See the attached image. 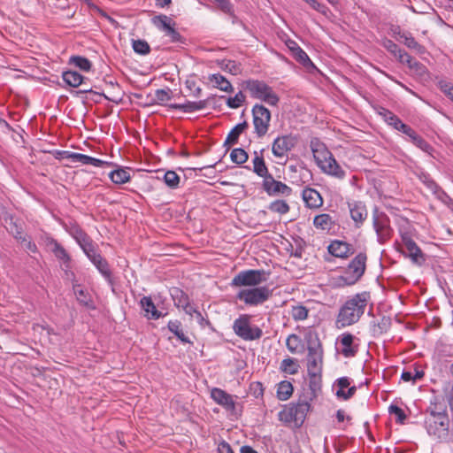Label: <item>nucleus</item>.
Returning <instances> with one entry per match:
<instances>
[{
  "label": "nucleus",
  "mask_w": 453,
  "mask_h": 453,
  "mask_svg": "<svg viewBox=\"0 0 453 453\" xmlns=\"http://www.w3.org/2000/svg\"><path fill=\"white\" fill-rule=\"evenodd\" d=\"M370 294L368 292L357 293L349 297L341 306L335 320V326L342 329L357 323L364 315Z\"/></svg>",
  "instance_id": "f257e3e1"
},
{
  "label": "nucleus",
  "mask_w": 453,
  "mask_h": 453,
  "mask_svg": "<svg viewBox=\"0 0 453 453\" xmlns=\"http://www.w3.org/2000/svg\"><path fill=\"white\" fill-rule=\"evenodd\" d=\"M425 427L427 434L434 439H446L449 435V419L446 409L437 404H431L426 410Z\"/></svg>",
  "instance_id": "f03ea898"
},
{
  "label": "nucleus",
  "mask_w": 453,
  "mask_h": 453,
  "mask_svg": "<svg viewBox=\"0 0 453 453\" xmlns=\"http://www.w3.org/2000/svg\"><path fill=\"white\" fill-rule=\"evenodd\" d=\"M366 261V254L358 253L344 269L342 274L336 278V285L342 288L356 284L365 272Z\"/></svg>",
  "instance_id": "7ed1b4c3"
},
{
  "label": "nucleus",
  "mask_w": 453,
  "mask_h": 453,
  "mask_svg": "<svg viewBox=\"0 0 453 453\" xmlns=\"http://www.w3.org/2000/svg\"><path fill=\"white\" fill-rule=\"evenodd\" d=\"M250 96L261 100L270 105L275 106L280 101V97L273 91V88L267 85L264 81L248 80L242 84Z\"/></svg>",
  "instance_id": "20e7f679"
},
{
  "label": "nucleus",
  "mask_w": 453,
  "mask_h": 453,
  "mask_svg": "<svg viewBox=\"0 0 453 453\" xmlns=\"http://www.w3.org/2000/svg\"><path fill=\"white\" fill-rule=\"evenodd\" d=\"M297 144V138L293 134L278 135L272 142V152L279 165H286L289 152Z\"/></svg>",
  "instance_id": "39448f33"
},
{
  "label": "nucleus",
  "mask_w": 453,
  "mask_h": 453,
  "mask_svg": "<svg viewBox=\"0 0 453 453\" xmlns=\"http://www.w3.org/2000/svg\"><path fill=\"white\" fill-rule=\"evenodd\" d=\"M250 315L242 314L233 324V330L236 335L244 341L258 340L263 335V331L257 326L250 322Z\"/></svg>",
  "instance_id": "423d86ee"
},
{
  "label": "nucleus",
  "mask_w": 453,
  "mask_h": 453,
  "mask_svg": "<svg viewBox=\"0 0 453 453\" xmlns=\"http://www.w3.org/2000/svg\"><path fill=\"white\" fill-rule=\"evenodd\" d=\"M267 280L264 270H245L238 273L232 280V287H256Z\"/></svg>",
  "instance_id": "0eeeda50"
},
{
  "label": "nucleus",
  "mask_w": 453,
  "mask_h": 453,
  "mask_svg": "<svg viewBox=\"0 0 453 453\" xmlns=\"http://www.w3.org/2000/svg\"><path fill=\"white\" fill-rule=\"evenodd\" d=\"M272 296V291L267 287H257L242 289L236 297L248 305L257 306L265 303Z\"/></svg>",
  "instance_id": "6e6552de"
},
{
  "label": "nucleus",
  "mask_w": 453,
  "mask_h": 453,
  "mask_svg": "<svg viewBox=\"0 0 453 453\" xmlns=\"http://www.w3.org/2000/svg\"><path fill=\"white\" fill-rule=\"evenodd\" d=\"M253 125L255 133L258 137H263L268 132L271 112L262 104H255L252 108Z\"/></svg>",
  "instance_id": "1a4fd4ad"
},
{
  "label": "nucleus",
  "mask_w": 453,
  "mask_h": 453,
  "mask_svg": "<svg viewBox=\"0 0 453 453\" xmlns=\"http://www.w3.org/2000/svg\"><path fill=\"white\" fill-rule=\"evenodd\" d=\"M48 247L59 261L62 269L65 271L67 280H74L75 275L71 269V257L66 250L56 240L50 238L48 241Z\"/></svg>",
  "instance_id": "9d476101"
},
{
  "label": "nucleus",
  "mask_w": 453,
  "mask_h": 453,
  "mask_svg": "<svg viewBox=\"0 0 453 453\" xmlns=\"http://www.w3.org/2000/svg\"><path fill=\"white\" fill-rule=\"evenodd\" d=\"M372 223L380 243H384L391 238L393 229L390 226V220L385 213L376 210L372 215Z\"/></svg>",
  "instance_id": "9b49d317"
},
{
  "label": "nucleus",
  "mask_w": 453,
  "mask_h": 453,
  "mask_svg": "<svg viewBox=\"0 0 453 453\" xmlns=\"http://www.w3.org/2000/svg\"><path fill=\"white\" fill-rule=\"evenodd\" d=\"M308 373L311 377L319 375L322 369V349L319 342L308 346Z\"/></svg>",
  "instance_id": "f8f14e48"
},
{
  "label": "nucleus",
  "mask_w": 453,
  "mask_h": 453,
  "mask_svg": "<svg viewBox=\"0 0 453 453\" xmlns=\"http://www.w3.org/2000/svg\"><path fill=\"white\" fill-rule=\"evenodd\" d=\"M262 187L270 196H289L292 194V188L290 187L280 180H276L272 174L263 180Z\"/></svg>",
  "instance_id": "ddd939ff"
},
{
  "label": "nucleus",
  "mask_w": 453,
  "mask_h": 453,
  "mask_svg": "<svg viewBox=\"0 0 453 453\" xmlns=\"http://www.w3.org/2000/svg\"><path fill=\"white\" fill-rule=\"evenodd\" d=\"M401 237L402 242L406 249V251L403 252L405 256L410 257L412 263L418 265H422L426 259L422 250L419 249L417 243L412 240L408 233L402 234Z\"/></svg>",
  "instance_id": "4468645a"
},
{
  "label": "nucleus",
  "mask_w": 453,
  "mask_h": 453,
  "mask_svg": "<svg viewBox=\"0 0 453 453\" xmlns=\"http://www.w3.org/2000/svg\"><path fill=\"white\" fill-rule=\"evenodd\" d=\"M211 398L219 405L227 411H234L235 409V402L233 395L226 393L225 390L214 388L211 391Z\"/></svg>",
  "instance_id": "2eb2a0df"
},
{
  "label": "nucleus",
  "mask_w": 453,
  "mask_h": 453,
  "mask_svg": "<svg viewBox=\"0 0 453 453\" xmlns=\"http://www.w3.org/2000/svg\"><path fill=\"white\" fill-rule=\"evenodd\" d=\"M311 149L318 166L326 163V160L333 156L326 146L317 139L311 142Z\"/></svg>",
  "instance_id": "dca6fc26"
},
{
  "label": "nucleus",
  "mask_w": 453,
  "mask_h": 453,
  "mask_svg": "<svg viewBox=\"0 0 453 453\" xmlns=\"http://www.w3.org/2000/svg\"><path fill=\"white\" fill-rule=\"evenodd\" d=\"M355 336L350 333H343L339 336L342 345L341 352L345 357H352L357 352V345L354 344Z\"/></svg>",
  "instance_id": "f3484780"
},
{
  "label": "nucleus",
  "mask_w": 453,
  "mask_h": 453,
  "mask_svg": "<svg viewBox=\"0 0 453 453\" xmlns=\"http://www.w3.org/2000/svg\"><path fill=\"white\" fill-rule=\"evenodd\" d=\"M400 62L406 64L412 73L418 77L423 78L427 74L426 67L408 53H402L400 55Z\"/></svg>",
  "instance_id": "a211bd4d"
},
{
  "label": "nucleus",
  "mask_w": 453,
  "mask_h": 453,
  "mask_svg": "<svg viewBox=\"0 0 453 453\" xmlns=\"http://www.w3.org/2000/svg\"><path fill=\"white\" fill-rule=\"evenodd\" d=\"M328 252L336 257H348L354 253L352 246L345 242L333 241L328 246Z\"/></svg>",
  "instance_id": "6ab92c4d"
},
{
  "label": "nucleus",
  "mask_w": 453,
  "mask_h": 453,
  "mask_svg": "<svg viewBox=\"0 0 453 453\" xmlns=\"http://www.w3.org/2000/svg\"><path fill=\"white\" fill-rule=\"evenodd\" d=\"M319 167L324 173L334 176L340 180L343 179L346 175L345 171L337 163L334 156H331L326 160V163L322 164Z\"/></svg>",
  "instance_id": "aec40b11"
},
{
  "label": "nucleus",
  "mask_w": 453,
  "mask_h": 453,
  "mask_svg": "<svg viewBox=\"0 0 453 453\" xmlns=\"http://www.w3.org/2000/svg\"><path fill=\"white\" fill-rule=\"evenodd\" d=\"M400 132L406 134L410 141L423 151L428 152L431 146L420 135H418L410 126H400Z\"/></svg>",
  "instance_id": "412c9836"
},
{
  "label": "nucleus",
  "mask_w": 453,
  "mask_h": 453,
  "mask_svg": "<svg viewBox=\"0 0 453 453\" xmlns=\"http://www.w3.org/2000/svg\"><path fill=\"white\" fill-rule=\"evenodd\" d=\"M350 217L356 223L357 226H359L366 219L368 212L367 209L362 202H354L349 203Z\"/></svg>",
  "instance_id": "4be33fe9"
},
{
  "label": "nucleus",
  "mask_w": 453,
  "mask_h": 453,
  "mask_svg": "<svg viewBox=\"0 0 453 453\" xmlns=\"http://www.w3.org/2000/svg\"><path fill=\"white\" fill-rule=\"evenodd\" d=\"M303 199L309 208L317 209L323 204V199L316 189L306 188L303 190Z\"/></svg>",
  "instance_id": "5701e85b"
},
{
  "label": "nucleus",
  "mask_w": 453,
  "mask_h": 453,
  "mask_svg": "<svg viewBox=\"0 0 453 453\" xmlns=\"http://www.w3.org/2000/svg\"><path fill=\"white\" fill-rule=\"evenodd\" d=\"M294 414V422L296 425H302L310 411L311 405L307 401H299L296 403L289 405Z\"/></svg>",
  "instance_id": "b1692460"
},
{
  "label": "nucleus",
  "mask_w": 453,
  "mask_h": 453,
  "mask_svg": "<svg viewBox=\"0 0 453 453\" xmlns=\"http://www.w3.org/2000/svg\"><path fill=\"white\" fill-rule=\"evenodd\" d=\"M350 381L347 377H342L337 380V387L338 389L336 391V395L339 398H342L344 400L349 399L357 391V388L355 386L349 387Z\"/></svg>",
  "instance_id": "393cba45"
},
{
  "label": "nucleus",
  "mask_w": 453,
  "mask_h": 453,
  "mask_svg": "<svg viewBox=\"0 0 453 453\" xmlns=\"http://www.w3.org/2000/svg\"><path fill=\"white\" fill-rule=\"evenodd\" d=\"M75 281V280H73ZM73 289L80 304L94 309L93 300L90 294L77 282L73 283Z\"/></svg>",
  "instance_id": "a878e982"
},
{
  "label": "nucleus",
  "mask_w": 453,
  "mask_h": 453,
  "mask_svg": "<svg viewBox=\"0 0 453 453\" xmlns=\"http://www.w3.org/2000/svg\"><path fill=\"white\" fill-rule=\"evenodd\" d=\"M140 304L145 312V317L149 319H158L163 316L162 312L156 308L151 297L143 296L140 301Z\"/></svg>",
  "instance_id": "bb28decb"
},
{
  "label": "nucleus",
  "mask_w": 453,
  "mask_h": 453,
  "mask_svg": "<svg viewBox=\"0 0 453 453\" xmlns=\"http://www.w3.org/2000/svg\"><path fill=\"white\" fill-rule=\"evenodd\" d=\"M249 127L247 121H243L242 123L237 124L231 131L228 133L225 142L224 147H226L228 150L230 146L238 142V139L240 135Z\"/></svg>",
  "instance_id": "cd10ccee"
},
{
  "label": "nucleus",
  "mask_w": 453,
  "mask_h": 453,
  "mask_svg": "<svg viewBox=\"0 0 453 453\" xmlns=\"http://www.w3.org/2000/svg\"><path fill=\"white\" fill-rule=\"evenodd\" d=\"M252 163L253 172L257 176L263 178V180L271 174L265 165V159L262 155V151L260 152V155L257 151L254 152V158L252 159Z\"/></svg>",
  "instance_id": "c85d7f7f"
},
{
  "label": "nucleus",
  "mask_w": 453,
  "mask_h": 453,
  "mask_svg": "<svg viewBox=\"0 0 453 453\" xmlns=\"http://www.w3.org/2000/svg\"><path fill=\"white\" fill-rule=\"evenodd\" d=\"M313 225L317 229L329 232L334 226V220L329 214L322 213L314 218Z\"/></svg>",
  "instance_id": "c756f323"
},
{
  "label": "nucleus",
  "mask_w": 453,
  "mask_h": 453,
  "mask_svg": "<svg viewBox=\"0 0 453 453\" xmlns=\"http://www.w3.org/2000/svg\"><path fill=\"white\" fill-rule=\"evenodd\" d=\"M207 106V100H201L197 102H187L185 104H173L170 107L176 110H180L184 112H193L204 109Z\"/></svg>",
  "instance_id": "7c9ffc66"
},
{
  "label": "nucleus",
  "mask_w": 453,
  "mask_h": 453,
  "mask_svg": "<svg viewBox=\"0 0 453 453\" xmlns=\"http://www.w3.org/2000/svg\"><path fill=\"white\" fill-rule=\"evenodd\" d=\"M72 162H79L81 163L82 165H91L96 167H103L108 165L106 161L76 152H73Z\"/></svg>",
  "instance_id": "2f4dec72"
},
{
  "label": "nucleus",
  "mask_w": 453,
  "mask_h": 453,
  "mask_svg": "<svg viewBox=\"0 0 453 453\" xmlns=\"http://www.w3.org/2000/svg\"><path fill=\"white\" fill-rule=\"evenodd\" d=\"M91 263L96 267L104 279L111 283V272L106 259L100 255L99 257H96V258L94 257Z\"/></svg>",
  "instance_id": "473e14b6"
},
{
  "label": "nucleus",
  "mask_w": 453,
  "mask_h": 453,
  "mask_svg": "<svg viewBox=\"0 0 453 453\" xmlns=\"http://www.w3.org/2000/svg\"><path fill=\"white\" fill-rule=\"evenodd\" d=\"M151 22L158 30L163 33H165L166 30H169L172 26L175 25L172 18L164 14L154 16L151 19Z\"/></svg>",
  "instance_id": "72a5a7b5"
},
{
  "label": "nucleus",
  "mask_w": 453,
  "mask_h": 453,
  "mask_svg": "<svg viewBox=\"0 0 453 453\" xmlns=\"http://www.w3.org/2000/svg\"><path fill=\"white\" fill-rule=\"evenodd\" d=\"M210 81L213 84V86L222 91L225 92H232L233 87L229 81H227L223 75L220 73H215L210 76Z\"/></svg>",
  "instance_id": "f704fd0d"
},
{
  "label": "nucleus",
  "mask_w": 453,
  "mask_h": 453,
  "mask_svg": "<svg viewBox=\"0 0 453 453\" xmlns=\"http://www.w3.org/2000/svg\"><path fill=\"white\" fill-rule=\"evenodd\" d=\"M62 77L66 84L73 88L84 84V77L76 71L64 72Z\"/></svg>",
  "instance_id": "c9c22d12"
},
{
  "label": "nucleus",
  "mask_w": 453,
  "mask_h": 453,
  "mask_svg": "<svg viewBox=\"0 0 453 453\" xmlns=\"http://www.w3.org/2000/svg\"><path fill=\"white\" fill-rule=\"evenodd\" d=\"M380 115L382 116L383 119L395 129L400 131V126H404L405 124L402 122V120L393 112L388 111V109L381 108L379 111Z\"/></svg>",
  "instance_id": "e433bc0d"
},
{
  "label": "nucleus",
  "mask_w": 453,
  "mask_h": 453,
  "mask_svg": "<svg viewBox=\"0 0 453 453\" xmlns=\"http://www.w3.org/2000/svg\"><path fill=\"white\" fill-rule=\"evenodd\" d=\"M293 44H294V46L289 47V48L292 51V54H293V57L295 58V59L305 67H309L310 65H312V62L311 61L307 53L303 50H302L296 42H293Z\"/></svg>",
  "instance_id": "4c0bfd02"
},
{
  "label": "nucleus",
  "mask_w": 453,
  "mask_h": 453,
  "mask_svg": "<svg viewBox=\"0 0 453 453\" xmlns=\"http://www.w3.org/2000/svg\"><path fill=\"white\" fill-rule=\"evenodd\" d=\"M167 327L181 342L190 343L188 337H187L181 328V323L179 320H171L168 322Z\"/></svg>",
  "instance_id": "58836bf2"
},
{
  "label": "nucleus",
  "mask_w": 453,
  "mask_h": 453,
  "mask_svg": "<svg viewBox=\"0 0 453 453\" xmlns=\"http://www.w3.org/2000/svg\"><path fill=\"white\" fill-rule=\"evenodd\" d=\"M293 386L289 381L283 380L278 384L277 397L280 401L288 400L293 394Z\"/></svg>",
  "instance_id": "ea45409f"
},
{
  "label": "nucleus",
  "mask_w": 453,
  "mask_h": 453,
  "mask_svg": "<svg viewBox=\"0 0 453 453\" xmlns=\"http://www.w3.org/2000/svg\"><path fill=\"white\" fill-rule=\"evenodd\" d=\"M425 375V372L422 369H419L418 366H414L413 371H403L401 375V379L405 381H412L415 383L417 380H421Z\"/></svg>",
  "instance_id": "a19ab883"
},
{
  "label": "nucleus",
  "mask_w": 453,
  "mask_h": 453,
  "mask_svg": "<svg viewBox=\"0 0 453 453\" xmlns=\"http://www.w3.org/2000/svg\"><path fill=\"white\" fill-rule=\"evenodd\" d=\"M109 177L115 184H124L129 181L130 173L127 169L120 168L111 172Z\"/></svg>",
  "instance_id": "79ce46f5"
},
{
  "label": "nucleus",
  "mask_w": 453,
  "mask_h": 453,
  "mask_svg": "<svg viewBox=\"0 0 453 453\" xmlns=\"http://www.w3.org/2000/svg\"><path fill=\"white\" fill-rule=\"evenodd\" d=\"M6 229L12 234L15 239L20 242L26 241V235L24 234L23 227L21 224H18L17 221H13L11 219L10 223L6 226Z\"/></svg>",
  "instance_id": "37998d69"
},
{
  "label": "nucleus",
  "mask_w": 453,
  "mask_h": 453,
  "mask_svg": "<svg viewBox=\"0 0 453 453\" xmlns=\"http://www.w3.org/2000/svg\"><path fill=\"white\" fill-rule=\"evenodd\" d=\"M69 64L73 65L83 72H88L91 67V62L85 57L81 56H72L69 59Z\"/></svg>",
  "instance_id": "c03bdc74"
},
{
  "label": "nucleus",
  "mask_w": 453,
  "mask_h": 453,
  "mask_svg": "<svg viewBox=\"0 0 453 453\" xmlns=\"http://www.w3.org/2000/svg\"><path fill=\"white\" fill-rule=\"evenodd\" d=\"M172 296L178 308L182 309L189 302L188 295L179 288L173 289Z\"/></svg>",
  "instance_id": "a18cd8bd"
},
{
  "label": "nucleus",
  "mask_w": 453,
  "mask_h": 453,
  "mask_svg": "<svg viewBox=\"0 0 453 453\" xmlns=\"http://www.w3.org/2000/svg\"><path fill=\"white\" fill-rule=\"evenodd\" d=\"M230 158L234 163L241 165L248 160L249 156L248 153L243 149L236 148L231 151Z\"/></svg>",
  "instance_id": "49530a36"
},
{
  "label": "nucleus",
  "mask_w": 453,
  "mask_h": 453,
  "mask_svg": "<svg viewBox=\"0 0 453 453\" xmlns=\"http://www.w3.org/2000/svg\"><path fill=\"white\" fill-rule=\"evenodd\" d=\"M401 38L403 39V42L404 43V45H406L408 48L416 50L418 52L422 51L423 47L415 40V38L411 34L403 33Z\"/></svg>",
  "instance_id": "de8ad7c7"
},
{
  "label": "nucleus",
  "mask_w": 453,
  "mask_h": 453,
  "mask_svg": "<svg viewBox=\"0 0 453 453\" xmlns=\"http://www.w3.org/2000/svg\"><path fill=\"white\" fill-rule=\"evenodd\" d=\"M309 311L303 305L293 306L291 316L296 321L304 320L308 317Z\"/></svg>",
  "instance_id": "09e8293b"
},
{
  "label": "nucleus",
  "mask_w": 453,
  "mask_h": 453,
  "mask_svg": "<svg viewBox=\"0 0 453 453\" xmlns=\"http://www.w3.org/2000/svg\"><path fill=\"white\" fill-rule=\"evenodd\" d=\"M133 50L137 54L147 55L150 51V47L149 43L144 40H134Z\"/></svg>",
  "instance_id": "8fccbe9b"
},
{
  "label": "nucleus",
  "mask_w": 453,
  "mask_h": 453,
  "mask_svg": "<svg viewBox=\"0 0 453 453\" xmlns=\"http://www.w3.org/2000/svg\"><path fill=\"white\" fill-rule=\"evenodd\" d=\"M269 210L280 214H286L289 211V205L283 200H276L270 203Z\"/></svg>",
  "instance_id": "3c124183"
},
{
  "label": "nucleus",
  "mask_w": 453,
  "mask_h": 453,
  "mask_svg": "<svg viewBox=\"0 0 453 453\" xmlns=\"http://www.w3.org/2000/svg\"><path fill=\"white\" fill-rule=\"evenodd\" d=\"M165 183L171 188H176L180 182L179 175L173 171H167L164 175Z\"/></svg>",
  "instance_id": "603ef678"
},
{
  "label": "nucleus",
  "mask_w": 453,
  "mask_h": 453,
  "mask_svg": "<svg viewBox=\"0 0 453 453\" xmlns=\"http://www.w3.org/2000/svg\"><path fill=\"white\" fill-rule=\"evenodd\" d=\"M437 86L453 102V83L448 80H440Z\"/></svg>",
  "instance_id": "864d4df0"
},
{
  "label": "nucleus",
  "mask_w": 453,
  "mask_h": 453,
  "mask_svg": "<svg viewBox=\"0 0 453 453\" xmlns=\"http://www.w3.org/2000/svg\"><path fill=\"white\" fill-rule=\"evenodd\" d=\"M244 101L245 96L242 91H239L234 97H229L227 99L226 105L229 108L236 109L239 108Z\"/></svg>",
  "instance_id": "5fc2aeb1"
},
{
  "label": "nucleus",
  "mask_w": 453,
  "mask_h": 453,
  "mask_svg": "<svg viewBox=\"0 0 453 453\" xmlns=\"http://www.w3.org/2000/svg\"><path fill=\"white\" fill-rule=\"evenodd\" d=\"M384 47L390 52L392 53L395 57L397 58V59L400 61V55H402V53H407L406 51L401 50L397 44H395L393 41L391 40H387L385 42H384Z\"/></svg>",
  "instance_id": "6e6d98bb"
},
{
  "label": "nucleus",
  "mask_w": 453,
  "mask_h": 453,
  "mask_svg": "<svg viewBox=\"0 0 453 453\" xmlns=\"http://www.w3.org/2000/svg\"><path fill=\"white\" fill-rule=\"evenodd\" d=\"M49 332L47 329L40 325H35L33 326V336L34 341L36 342L37 338L39 342H42L43 339H46L48 337Z\"/></svg>",
  "instance_id": "4d7b16f0"
},
{
  "label": "nucleus",
  "mask_w": 453,
  "mask_h": 453,
  "mask_svg": "<svg viewBox=\"0 0 453 453\" xmlns=\"http://www.w3.org/2000/svg\"><path fill=\"white\" fill-rule=\"evenodd\" d=\"M217 4L218 8L220 9L224 13L232 15L234 13L233 4L229 0H213Z\"/></svg>",
  "instance_id": "13d9d810"
},
{
  "label": "nucleus",
  "mask_w": 453,
  "mask_h": 453,
  "mask_svg": "<svg viewBox=\"0 0 453 453\" xmlns=\"http://www.w3.org/2000/svg\"><path fill=\"white\" fill-rule=\"evenodd\" d=\"M221 67L224 70L230 72L232 74H238L241 71L240 65L236 64L235 61L233 60H223L221 64Z\"/></svg>",
  "instance_id": "bf43d9fd"
},
{
  "label": "nucleus",
  "mask_w": 453,
  "mask_h": 453,
  "mask_svg": "<svg viewBox=\"0 0 453 453\" xmlns=\"http://www.w3.org/2000/svg\"><path fill=\"white\" fill-rule=\"evenodd\" d=\"M388 411L390 414H394L396 416V422L399 424H403L406 419V415L404 411L398 407L397 405H390L388 408Z\"/></svg>",
  "instance_id": "052dcab7"
},
{
  "label": "nucleus",
  "mask_w": 453,
  "mask_h": 453,
  "mask_svg": "<svg viewBox=\"0 0 453 453\" xmlns=\"http://www.w3.org/2000/svg\"><path fill=\"white\" fill-rule=\"evenodd\" d=\"M66 230L76 242L86 234V233L78 225L75 224L71 225Z\"/></svg>",
  "instance_id": "680f3d73"
},
{
  "label": "nucleus",
  "mask_w": 453,
  "mask_h": 453,
  "mask_svg": "<svg viewBox=\"0 0 453 453\" xmlns=\"http://www.w3.org/2000/svg\"><path fill=\"white\" fill-rule=\"evenodd\" d=\"M300 338L296 334H290L287 339V348L292 353H295L299 346Z\"/></svg>",
  "instance_id": "e2e57ef3"
},
{
  "label": "nucleus",
  "mask_w": 453,
  "mask_h": 453,
  "mask_svg": "<svg viewBox=\"0 0 453 453\" xmlns=\"http://www.w3.org/2000/svg\"><path fill=\"white\" fill-rule=\"evenodd\" d=\"M279 418L280 421H284L286 423L294 422V414L290 406L279 412Z\"/></svg>",
  "instance_id": "0e129e2a"
},
{
  "label": "nucleus",
  "mask_w": 453,
  "mask_h": 453,
  "mask_svg": "<svg viewBox=\"0 0 453 453\" xmlns=\"http://www.w3.org/2000/svg\"><path fill=\"white\" fill-rule=\"evenodd\" d=\"M171 99L170 90L157 89L155 92V101L163 104Z\"/></svg>",
  "instance_id": "69168bd1"
},
{
  "label": "nucleus",
  "mask_w": 453,
  "mask_h": 453,
  "mask_svg": "<svg viewBox=\"0 0 453 453\" xmlns=\"http://www.w3.org/2000/svg\"><path fill=\"white\" fill-rule=\"evenodd\" d=\"M165 35L169 38V42H181V35L180 33L174 28V26H172L169 30H166Z\"/></svg>",
  "instance_id": "338daca9"
},
{
  "label": "nucleus",
  "mask_w": 453,
  "mask_h": 453,
  "mask_svg": "<svg viewBox=\"0 0 453 453\" xmlns=\"http://www.w3.org/2000/svg\"><path fill=\"white\" fill-rule=\"evenodd\" d=\"M165 35L169 38V42H181V35L180 33L174 28V26H172L169 30H166Z\"/></svg>",
  "instance_id": "774afa93"
}]
</instances>
